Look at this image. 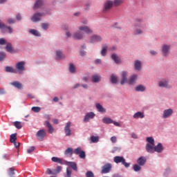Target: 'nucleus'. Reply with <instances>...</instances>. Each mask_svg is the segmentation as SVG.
Wrapping results in <instances>:
<instances>
[{"label":"nucleus","mask_w":177,"mask_h":177,"mask_svg":"<svg viewBox=\"0 0 177 177\" xmlns=\"http://www.w3.org/2000/svg\"><path fill=\"white\" fill-rule=\"evenodd\" d=\"M113 162H115L117 164L121 162L122 164H123V165L126 168H128L130 166V163L126 162L125 159L122 156H115V158H113Z\"/></svg>","instance_id":"obj_1"},{"label":"nucleus","mask_w":177,"mask_h":177,"mask_svg":"<svg viewBox=\"0 0 177 177\" xmlns=\"http://www.w3.org/2000/svg\"><path fill=\"white\" fill-rule=\"evenodd\" d=\"M111 163H106L102 167V169H101V174H106L111 172Z\"/></svg>","instance_id":"obj_2"},{"label":"nucleus","mask_w":177,"mask_h":177,"mask_svg":"<svg viewBox=\"0 0 177 177\" xmlns=\"http://www.w3.org/2000/svg\"><path fill=\"white\" fill-rule=\"evenodd\" d=\"M73 153H75V155H79L80 158L85 159V151H82L81 147H77V149L73 150Z\"/></svg>","instance_id":"obj_3"},{"label":"nucleus","mask_w":177,"mask_h":177,"mask_svg":"<svg viewBox=\"0 0 177 177\" xmlns=\"http://www.w3.org/2000/svg\"><path fill=\"white\" fill-rule=\"evenodd\" d=\"M170 48H171L170 45L163 44V46H162V53L163 54V56L165 57L168 56L169 53Z\"/></svg>","instance_id":"obj_4"},{"label":"nucleus","mask_w":177,"mask_h":177,"mask_svg":"<svg viewBox=\"0 0 177 177\" xmlns=\"http://www.w3.org/2000/svg\"><path fill=\"white\" fill-rule=\"evenodd\" d=\"M71 123L68 122L66 123L64 127L65 136L70 137L71 136Z\"/></svg>","instance_id":"obj_5"},{"label":"nucleus","mask_w":177,"mask_h":177,"mask_svg":"<svg viewBox=\"0 0 177 177\" xmlns=\"http://www.w3.org/2000/svg\"><path fill=\"white\" fill-rule=\"evenodd\" d=\"M113 3L111 1H106L104 3V8L103 9L104 12H106L107 11H110L111 7H113Z\"/></svg>","instance_id":"obj_6"},{"label":"nucleus","mask_w":177,"mask_h":177,"mask_svg":"<svg viewBox=\"0 0 177 177\" xmlns=\"http://www.w3.org/2000/svg\"><path fill=\"white\" fill-rule=\"evenodd\" d=\"M64 164L66 166H69V169H73V171H77V164L75 162L64 161Z\"/></svg>","instance_id":"obj_7"},{"label":"nucleus","mask_w":177,"mask_h":177,"mask_svg":"<svg viewBox=\"0 0 177 177\" xmlns=\"http://www.w3.org/2000/svg\"><path fill=\"white\" fill-rule=\"evenodd\" d=\"M46 136V131L44 129H41L37 133V138L39 140L43 141Z\"/></svg>","instance_id":"obj_8"},{"label":"nucleus","mask_w":177,"mask_h":177,"mask_svg":"<svg viewBox=\"0 0 177 177\" xmlns=\"http://www.w3.org/2000/svg\"><path fill=\"white\" fill-rule=\"evenodd\" d=\"M95 116V114H94L93 112L88 113L87 115L84 116V122L85 123H87L89 122L90 119H93V118Z\"/></svg>","instance_id":"obj_9"},{"label":"nucleus","mask_w":177,"mask_h":177,"mask_svg":"<svg viewBox=\"0 0 177 177\" xmlns=\"http://www.w3.org/2000/svg\"><path fill=\"white\" fill-rule=\"evenodd\" d=\"M41 17H43V14H41V13L35 14V15H33L32 17H31V21L34 22H39V21H41Z\"/></svg>","instance_id":"obj_10"},{"label":"nucleus","mask_w":177,"mask_h":177,"mask_svg":"<svg viewBox=\"0 0 177 177\" xmlns=\"http://www.w3.org/2000/svg\"><path fill=\"white\" fill-rule=\"evenodd\" d=\"M102 38L100 36L98 35H93L91 37V43L94 44L96 42H100L102 41Z\"/></svg>","instance_id":"obj_11"},{"label":"nucleus","mask_w":177,"mask_h":177,"mask_svg":"<svg viewBox=\"0 0 177 177\" xmlns=\"http://www.w3.org/2000/svg\"><path fill=\"white\" fill-rule=\"evenodd\" d=\"M79 30L81 31H84V32H86V34H92L93 31L91 29H90L87 26H80Z\"/></svg>","instance_id":"obj_12"},{"label":"nucleus","mask_w":177,"mask_h":177,"mask_svg":"<svg viewBox=\"0 0 177 177\" xmlns=\"http://www.w3.org/2000/svg\"><path fill=\"white\" fill-rule=\"evenodd\" d=\"M128 73L126 71L122 72V80H121V85H124L126 82H128L127 80Z\"/></svg>","instance_id":"obj_13"},{"label":"nucleus","mask_w":177,"mask_h":177,"mask_svg":"<svg viewBox=\"0 0 177 177\" xmlns=\"http://www.w3.org/2000/svg\"><path fill=\"white\" fill-rule=\"evenodd\" d=\"M155 147V145L147 144L145 146V150H147V153H153Z\"/></svg>","instance_id":"obj_14"},{"label":"nucleus","mask_w":177,"mask_h":177,"mask_svg":"<svg viewBox=\"0 0 177 177\" xmlns=\"http://www.w3.org/2000/svg\"><path fill=\"white\" fill-rule=\"evenodd\" d=\"M172 113H174V111L172 109H167L165 110L163 112V118H167L171 116Z\"/></svg>","instance_id":"obj_15"},{"label":"nucleus","mask_w":177,"mask_h":177,"mask_svg":"<svg viewBox=\"0 0 177 177\" xmlns=\"http://www.w3.org/2000/svg\"><path fill=\"white\" fill-rule=\"evenodd\" d=\"M24 65H26L25 62H18L16 65V68L18 69L19 71H23L25 70Z\"/></svg>","instance_id":"obj_16"},{"label":"nucleus","mask_w":177,"mask_h":177,"mask_svg":"<svg viewBox=\"0 0 177 177\" xmlns=\"http://www.w3.org/2000/svg\"><path fill=\"white\" fill-rule=\"evenodd\" d=\"M11 85L19 90H21L22 88L24 87V85L21 83H20V82H17V81L12 82L11 83Z\"/></svg>","instance_id":"obj_17"},{"label":"nucleus","mask_w":177,"mask_h":177,"mask_svg":"<svg viewBox=\"0 0 177 177\" xmlns=\"http://www.w3.org/2000/svg\"><path fill=\"white\" fill-rule=\"evenodd\" d=\"M73 39L81 40L84 37V35L81 32H77L73 34Z\"/></svg>","instance_id":"obj_18"},{"label":"nucleus","mask_w":177,"mask_h":177,"mask_svg":"<svg viewBox=\"0 0 177 177\" xmlns=\"http://www.w3.org/2000/svg\"><path fill=\"white\" fill-rule=\"evenodd\" d=\"M162 151H163V146L162 145L161 143H159L157 145V146L155 147L153 149V153H162Z\"/></svg>","instance_id":"obj_19"},{"label":"nucleus","mask_w":177,"mask_h":177,"mask_svg":"<svg viewBox=\"0 0 177 177\" xmlns=\"http://www.w3.org/2000/svg\"><path fill=\"white\" fill-rule=\"evenodd\" d=\"M44 126L47 127V128L48 129V133H53L54 129L49 122L48 121L44 122Z\"/></svg>","instance_id":"obj_20"},{"label":"nucleus","mask_w":177,"mask_h":177,"mask_svg":"<svg viewBox=\"0 0 177 177\" xmlns=\"http://www.w3.org/2000/svg\"><path fill=\"white\" fill-rule=\"evenodd\" d=\"M138 78V75H133L128 80L129 85H133L135 82L136 79Z\"/></svg>","instance_id":"obj_21"},{"label":"nucleus","mask_w":177,"mask_h":177,"mask_svg":"<svg viewBox=\"0 0 177 177\" xmlns=\"http://www.w3.org/2000/svg\"><path fill=\"white\" fill-rule=\"evenodd\" d=\"M102 77L100 75H92V82L94 83H98L100 82Z\"/></svg>","instance_id":"obj_22"},{"label":"nucleus","mask_w":177,"mask_h":177,"mask_svg":"<svg viewBox=\"0 0 177 177\" xmlns=\"http://www.w3.org/2000/svg\"><path fill=\"white\" fill-rule=\"evenodd\" d=\"M146 163V158L142 156L137 160V164H138L139 166H144Z\"/></svg>","instance_id":"obj_23"},{"label":"nucleus","mask_w":177,"mask_h":177,"mask_svg":"<svg viewBox=\"0 0 177 177\" xmlns=\"http://www.w3.org/2000/svg\"><path fill=\"white\" fill-rule=\"evenodd\" d=\"M159 87L168 88H170V86L168 85V81L167 80H162V81L160 82Z\"/></svg>","instance_id":"obj_24"},{"label":"nucleus","mask_w":177,"mask_h":177,"mask_svg":"<svg viewBox=\"0 0 177 177\" xmlns=\"http://www.w3.org/2000/svg\"><path fill=\"white\" fill-rule=\"evenodd\" d=\"M145 118V115H143L142 112H138L133 115V118L134 119H142Z\"/></svg>","instance_id":"obj_25"},{"label":"nucleus","mask_w":177,"mask_h":177,"mask_svg":"<svg viewBox=\"0 0 177 177\" xmlns=\"http://www.w3.org/2000/svg\"><path fill=\"white\" fill-rule=\"evenodd\" d=\"M134 66L135 70H136L137 71H140V69L142 68V63L138 60L135 61Z\"/></svg>","instance_id":"obj_26"},{"label":"nucleus","mask_w":177,"mask_h":177,"mask_svg":"<svg viewBox=\"0 0 177 177\" xmlns=\"http://www.w3.org/2000/svg\"><path fill=\"white\" fill-rule=\"evenodd\" d=\"M17 133H15L11 134V136H10V142L11 143H14L15 142H16V140H17Z\"/></svg>","instance_id":"obj_27"},{"label":"nucleus","mask_w":177,"mask_h":177,"mask_svg":"<svg viewBox=\"0 0 177 177\" xmlns=\"http://www.w3.org/2000/svg\"><path fill=\"white\" fill-rule=\"evenodd\" d=\"M56 56H57V59L60 60V59H64V57H66V56H64L62 51L57 50L56 51Z\"/></svg>","instance_id":"obj_28"},{"label":"nucleus","mask_w":177,"mask_h":177,"mask_svg":"<svg viewBox=\"0 0 177 177\" xmlns=\"http://www.w3.org/2000/svg\"><path fill=\"white\" fill-rule=\"evenodd\" d=\"M59 173H56L55 169L51 170L50 169H47V171H46V174L48 175H53V176H57Z\"/></svg>","instance_id":"obj_29"},{"label":"nucleus","mask_w":177,"mask_h":177,"mask_svg":"<svg viewBox=\"0 0 177 177\" xmlns=\"http://www.w3.org/2000/svg\"><path fill=\"white\" fill-rule=\"evenodd\" d=\"M52 161L54 162H57V163L61 164V165H64V161L62 159H59V158H56V157H53L52 158Z\"/></svg>","instance_id":"obj_30"},{"label":"nucleus","mask_w":177,"mask_h":177,"mask_svg":"<svg viewBox=\"0 0 177 177\" xmlns=\"http://www.w3.org/2000/svg\"><path fill=\"white\" fill-rule=\"evenodd\" d=\"M96 109L101 113H103L106 112V109H104V108H103L102 106L100 105V104H96Z\"/></svg>","instance_id":"obj_31"},{"label":"nucleus","mask_w":177,"mask_h":177,"mask_svg":"<svg viewBox=\"0 0 177 177\" xmlns=\"http://www.w3.org/2000/svg\"><path fill=\"white\" fill-rule=\"evenodd\" d=\"M6 72L11 73H16L17 72V71H16V69L12 68L11 66H7V67H6Z\"/></svg>","instance_id":"obj_32"},{"label":"nucleus","mask_w":177,"mask_h":177,"mask_svg":"<svg viewBox=\"0 0 177 177\" xmlns=\"http://www.w3.org/2000/svg\"><path fill=\"white\" fill-rule=\"evenodd\" d=\"M73 153V149H71V147L66 149L64 151L65 156H72Z\"/></svg>","instance_id":"obj_33"},{"label":"nucleus","mask_w":177,"mask_h":177,"mask_svg":"<svg viewBox=\"0 0 177 177\" xmlns=\"http://www.w3.org/2000/svg\"><path fill=\"white\" fill-rule=\"evenodd\" d=\"M111 59L115 61V64H120L121 61L120 60L119 57L113 54L111 55Z\"/></svg>","instance_id":"obj_34"},{"label":"nucleus","mask_w":177,"mask_h":177,"mask_svg":"<svg viewBox=\"0 0 177 177\" xmlns=\"http://www.w3.org/2000/svg\"><path fill=\"white\" fill-rule=\"evenodd\" d=\"M100 138L98 136H91V143H97Z\"/></svg>","instance_id":"obj_35"},{"label":"nucleus","mask_w":177,"mask_h":177,"mask_svg":"<svg viewBox=\"0 0 177 177\" xmlns=\"http://www.w3.org/2000/svg\"><path fill=\"white\" fill-rule=\"evenodd\" d=\"M102 122L106 124H109L113 122V121L109 118H103Z\"/></svg>","instance_id":"obj_36"},{"label":"nucleus","mask_w":177,"mask_h":177,"mask_svg":"<svg viewBox=\"0 0 177 177\" xmlns=\"http://www.w3.org/2000/svg\"><path fill=\"white\" fill-rule=\"evenodd\" d=\"M135 90L137 92H144L146 90V88L145 86H142V85H139L136 88H135Z\"/></svg>","instance_id":"obj_37"},{"label":"nucleus","mask_w":177,"mask_h":177,"mask_svg":"<svg viewBox=\"0 0 177 177\" xmlns=\"http://www.w3.org/2000/svg\"><path fill=\"white\" fill-rule=\"evenodd\" d=\"M43 5V1L41 0H37L35 4V9L39 8Z\"/></svg>","instance_id":"obj_38"},{"label":"nucleus","mask_w":177,"mask_h":177,"mask_svg":"<svg viewBox=\"0 0 177 177\" xmlns=\"http://www.w3.org/2000/svg\"><path fill=\"white\" fill-rule=\"evenodd\" d=\"M29 32H30V34H32V35H35V37L40 36L39 32L35 29H31L30 30H29Z\"/></svg>","instance_id":"obj_39"},{"label":"nucleus","mask_w":177,"mask_h":177,"mask_svg":"<svg viewBox=\"0 0 177 177\" xmlns=\"http://www.w3.org/2000/svg\"><path fill=\"white\" fill-rule=\"evenodd\" d=\"M111 84H117V82H118V77H115L113 75H111Z\"/></svg>","instance_id":"obj_40"},{"label":"nucleus","mask_w":177,"mask_h":177,"mask_svg":"<svg viewBox=\"0 0 177 177\" xmlns=\"http://www.w3.org/2000/svg\"><path fill=\"white\" fill-rule=\"evenodd\" d=\"M6 50L8 53H12L13 51V47H12L11 44H7V46H6Z\"/></svg>","instance_id":"obj_41"},{"label":"nucleus","mask_w":177,"mask_h":177,"mask_svg":"<svg viewBox=\"0 0 177 177\" xmlns=\"http://www.w3.org/2000/svg\"><path fill=\"white\" fill-rule=\"evenodd\" d=\"M124 2V0H114L113 3L115 5V7L119 6Z\"/></svg>","instance_id":"obj_42"},{"label":"nucleus","mask_w":177,"mask_h":177,"mask_svg":"<svg viewBox=\"0 0 177 177\" xmlns=\"http://www.w3.org/2000/svg\"><path fill=\"white\" fill-rule=\"evenodd\" d=\"M106 50H107V46L106 45H103L102 46V50H101V55L106 56Z\"/></svg>","instance_id":"obj_43"},{"label":"nucleus","mask_w":177,"mask_h":177,"mask_svg":"<svg viewBox=\"0 0 177 177\" xmlns=\"http://www.w3.org/2000/svg\"><path fill=\"white\" fill-rule=\"evenodd\" d=\"M14 126L18 129H20L22 128L21 122H14Z\"/></svg>","instance_id":"obj_44"},{"label":"nucleus","mask_w":177,"mask_h":177,"mask_svg":"<svg viewBox=\"0 0 177 177\" xmlns=\"http://www.w3.org/2000/svg\"><path fill=\"white\" fill-rule=\"evenodd\" d=\"M15 169L14 167H11L8 169V176H14L15 174Z\"/></svg>","instance_id":"obj_45"},{"label":"nucleus","mask_w":177,"mask_h":177,"mask_svg":"<svg viewBox=\"0 0 177 177\" xmlns=\"http://www.w3.org/2000/svg\"><path fill=\"white\" fill-rule=\"evenodd\" d=\"M147 142H148L147 145H155L153 137H147Z\"/></svg>","instance_id":"obj_46"},{"label":"nucleus","mask_w":177,"mask_h":177,"mask_svg":"<svg viewBox=\"0 0 177 177\" xmlns=\"http://www.w3.org/2000/svg\"><path fill=\"white\" fill-rule=\"evenodd\" d=\"M64 177H71V169L70 167L66 168V174Z\"/></svg>","instance_id":"obj_47"},{"label":"nucleus","mask_w":177,"mask_h":177,"mask_svg":"<svg viewBox=\"0 0 177 177\" xmlns=\"http://www.w3.org/2000/svg\"><path fill=\"white\" fill-rule=\"evenodd\" d=\"M133 169H134V171L138 172V171H140V169H142V167H140V166L138 165H134L133 166Z\"/></svg>","instance_id":"obj_48"},{"label":"nucleus","mask_w":177,"mask_h":177,"mask_svg":"<svg viewBox=\"0 0 177 177\" xmlns=\"http://www.w3.org/2000/svg\"><path fill=\"white\" fill-rule=\"evenodd\" d=\"M69 71H71V73H75V65L73 64H71L69 66Z\"/></svg>","instance_id":"obj_49"},{"label":"nucleus","mask_w":177,"mask_h":177,"mask_svg":"<svg viewBox=\"0 0 177 177\" xmlns=\"http://www.w3.org/2000/svg\"><path fill=\"white\" fill-rule=\"evenodd\" d=\"M143 33L142 29H135L133 34L135 35H142Z\"/></svg>","instance_id":"obj_50"},{"label":"nucleus","mask_w":177,"mask_h":177,"mask_svg":"<svg viewBox=\"0 0 177 177\" xmlns=\"http://www.w3.org/2000/svg\"><path fill=\"white\" fill-rule=\"evenodd\" d=\"M31 111L35 113H39V111H41V108H39V106H33L32 108H31Z\"/></svg>","instance_id":"obj_51"},{"label":"nucleus","mask_w":177,"mask_h":177,"mask_svg":"<svg viewBox=\"0 0 177 177\" xmlns=\"http://www.w3.org/2000/svg\"><path fill=\"white\" fill-rule=\"evenodd\" d=\"M7 22L8 24L11 25V24H15L16 20H15V19L10 18L7 20Z\"/></svg>","instance_id":"obj_52"},{"label":"nucleus","mask_w":177,"mask_h":177,"mask_svg":"<svg viewBox=\"0 0 177 177\" xmlns=\"http://www.w3.org/2000/svg\"><path fill=\"white\" fill-rule=\"evenodd\" d=\"M35 147L34 146L30 147V148H29L28 149H27V153L30 154L31 153H32L33 151H35Z\"/></svg>","instance_id":"obj_53"},{"label":"nucleus","mask_w":177,"mask_h":177,"mask_svg":"<svg viewBox=\"0 0 177 177\" xmlns=\"http://www.w3.org/2000/svg\"><path fill=\"white\" fill-rule=\"evenodd\" d=\"M3 30H8V33L12 34L13 32V29L10 26H6L3 28Z\"/></svg>","instance_id":"obj_54"},{"label":"nucleus","mask_w":177,"mask_h":177,"mask_svg":"<svg viewBox=\"0 0 177 177\" xmlns=\"http://www.w3.org/2000/svg\"><path fill=\"white\" fill-rule=\"evenodd\" d=\"M6 58L5 53H0V62H3Z\"/></svg>","instance_id":"obj_55"},{"label":"nucleus","mask_w":177,"mask_h":177,"mask_svg":"<svg viewBox=\"0 0 177 177\" xmlns=\"http://www.w3.org/2000/svg\"><path fill=\"white\" fill-rule=\"evenodd\" d=\"M86 177H94V174L92 171H88L87 173H86Z\"/></svg>","instance_id":"obj_56"},{"label":"nucleus","mask_w":177,"mask_h":177,"mask_svg":"<svg viewBox=\"0 0 177 177\" xmlns=\"http://www.w3.org/2000/svg\"><path fill=\"white\" fill-rule=\"evenodd\" d=\"M111 141L113 144L116 143L117 142V137H115V136L111 137Z\"/></svg>","instance_id":"obj_57"},{"label":"nucleus","mask_w":177,"mask_h":177,"mask_svg":"<svg viewBox=\"0 0 177 177\" xmlns=\"http://www.w3.org/2000/svg\"><path fill=\"white\" fill-rule=\"evenodd\" d=\"M41 27L43 28L44 30H47L49 28V24H43V25H41Z\"/></svg>","instance_id":"obj_58"},{"label":"nucleus","mask_w":177,"mask_h":177,"mask_svg":"<svg viewBox=\"0 0 177 177\" xmlns=\"http://www.w3.org/2000/svg\"><path fill=\"white\" fill-rule=\"evenodd\" d=\"M62 167L61 166H57V169H55V171H56L55 173H60V171H62Z\"/></svg>","instance_id":"obj_59"},{"label":"nucleus","mask_w":177,"mask_h":177,"mask_svg":"<svg viewBox=\"0 0 177 177\" xmlns=\"http://www.w3.org/2000/svg\"><path fill=\"white\" fill-rule=\"evenodd\" d=\"M6 42L3 38L0 39V45H6Z\"/></svg>","instance_id":"obj_60"},{"label":"nucleus","mask_w":177,"mask_h":177,"mask_svg":"<svg viewBox=\"0 0 177 177\" xmlns=\"http://www.w3.org/2000/svg\"><path fill=\"white\" fill-rule=\"evenodd\" d=\"M7 26L6 25H5V24H3V22H1V21H0V28L1 29V30H3V28H5V27H6Z\"/></svg>","instance_id":"obj_61"},{"label":"nucleus","mask_w":177,"mask_h":177,"mask_svg":"<svg viewBox=\"0 0 177 177\" xmlns=\"http://www.w3.org/2000/svg\"><path fill=\"white\" fill-rule=\"evenodd\" d=\"M11 143H12L15 145V147H16V149L19 148V146H20L19 142L17 143V142H11Z\"/></svg>","instance_id":"obj_62"},{"label":"nucleus","mask_w":177,"mask_h":177,"mask_svg":"<svg viewBox=\"0 0 177 177\" xmlns=\"http://www.w3.org/2000/svg\"><path fill=\"white\" fill-rule=\"evenodd\" d=\"M113 124H115V127H120L121 124L118 122H113Z\"/></svg>","instance_id":"obj_63"},{"label":"nucleus","mask_w":177,"mask_h":177,"mask_svg":"<svg viewBox=\"0 0 177 177\" xmlns=\"http://www.w3.org/2000/svg\"><path fill=\"white\" fill-rule=\"evenodd\" d=\"M16 19L18 21H21V15L20 14L17 15Z\"/></svg>","instance_id":"obj_64"}]
</instances>
